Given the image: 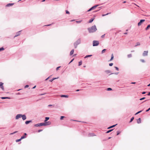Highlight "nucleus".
I'll return each instance as SVG.
<instances>
[{"label": "nucleus", "instance_id": "1", "mask_svg": "<svg viewBox=\"0 0 150 150\" xmlns=\"http://www.w3.org/2000/svg\"><path fill=\"white\" fill-rule=\"evenodd\" d=\"M97 29L95 25L92 26L91 27L88 28V30L89 33H92L96 32Z\"/></svg>", "mask_w": 150, "mask_h": 150}, {"label": "nucleus", "instance_id": "2", "mask_svg": "<svg viewBox=\"0 0 150 150\" xmlns=\"http://www.w3.org/2000/svg\"><path fill=\"white\" fill-rule=\"evenodd\" d=\"M81 43V39H78L74 44V48H76L78 45L80 44Z\"/></svg>", "mask_w": 150, "mask_h": 150}, {"label": "nucleus", "instance_id": "3", "mask_svg": "<svg viewBox=\"0 0 150 150\" xmlns=\"http://www.w3.org/2000/svg\"><path fill=\"white\" fill-rule=\"evenodd\" d=\"M103 4H97L96 5H95L92 6V7H91L87 11H88V12L90 11L91 10L93 9H94L96 7H98V6H99L100 5H102Z\"/></svg>", "mask_w": 150, "mask_h": 150}, {"label": "nucleus", "instance_id": "4", "mask_svg": "<svg viewBox=\"0 0 150 150\" xmlns=\"http://www.w3.org/2000/svg\"><path fill=\"white\" fill-rule=\"evenodd\" d=\"M99 44V41L98 40H93V46H96L98 45Z\"/></svg>", "mask_w": 150, "mask_h": 150}, {"label": "nucleus", "instance_id": "5", "mask_svg": "<svg viewBox=\"0 0 150 150\" xmlns=\"http://www.w3.org/2000/svg\"><path fill=\"white\" fill-rule=\"evenodd\" d=\"M44 122L43 123H38L37 124H35L34 125V126L35 127H40L42 126H44Z\"/></svg>", "mask_w": 150, "mask_h": 150}, {"label": "nucleus", "instance_id": "6", "mask_svg": "<svg viewBox=\"0 0 150 150\" xmlns=\"http://www.w3.org/2000/svg\"><path fill=\"white\" fill-rule=\"evenodd\" d=\"M21 30L20 31H18V32H16V35L14 37V38L16 37H17L18 36H19L21 35Z\"/></svg>", "mask_w": 150, "mask_h": 150}, {"label": "nucleus", "instance_id": "7", "mask_svg": "<svg viewBox=\"0 0 150 150\" xmlns=\"http://www.w3.org/2000/svg\"><path fill=\"white\" fill-rule=\"evenodd\" d=\"M44 126H45L50 125L51 124V122L50 121H46V122H44Z\"/></svg>", "mask_w": 150, "mask_h": 150}, {"label": "nucleus", "instance_id": "8", "mask_svg": "<svg viewBox=\"0 0 150 150\" xmlns=\"http://www.w3.org/2000/svg\"><path fill=\"white\" fill-rule=\"evenodd\" d=\"M22 114H19L17 115L16 116V117H15L16 119L18 120L19 118L21 117V116H22Z\"/></svg>", "mask_w": 150, "mask_h": 150}, {"label": "nucleus", "instance_id": "9", "mask_svg": "<svg viewBox=\"0 0 150 150\" xmlns=\"http://www.w3.org/2000/svg\"><path fill=\"white\" fill-rule=\"evenodd\" d=\"M145 20L144 19H141L140 20V21L138 23V26L140 25L142 23L145 21Z\"/></svg>", "mask_w": 150, "mask_h": 150}, {"label": "nucleus", "instance_id": "10", "mask_svg": "<svg viewBox=\"0 0 150 150\" xmlns=\"http://www.w3.org/2000/svg\"><path fill=\"white\" fill-rule=\"evenodd\" d=\"M4 83L2 82H0V88L3 91H4V88L3 86Z\"/></svg>", "mask_w": 150, "mask_h": 150}, {"label": "nucleus", "instance_id": "11", "mask_svg": "<svg viewBox=\"0 0 150 150\" xmlns=\"http://www.w3.org/2000/svg\"><path fill=\"white\" fill-rule=\"evenodd\" d=\"M148 51H144L143 53V55L144 56H147L148 55Z\"/></svg>", "mask_w": 150, "mask_h": 150}, {"label": "nucleus", "instance_id": "12", "mask_svg": "<svg viewBox=\"0 0 150 150\" xmlns=\"http://www.w3.org/2000/svg\"><path fill=\"white\" fill-rule=\"evenodd\" d=\"M21 117H22V119L23 120H25L26 119V115H22Z\"/></svg>", "mask_w": 150, "mask_h": 150}, {"label": "nucleus", "instance_id": "13", "mask_svg": "<svg viewBox=\"0 0 150 150\" xmlns=\"http://www.w3.org/2000/svg\"><path fill=\"white\" fill-rule=\"evenodd\" d=\"M27 135V134L26 133H24V135L23 136H22L21 138V139H22L26 138V137Z\"/></svg>", "mask_w": 150, "mask_h": 150}, {"label": "nucleus", "instance_id": "14", "mask_svg": "<svg viewBox=\"0 0 150 150\" xmlns=\"http://www.w3.org/2000/svg\"><path fill=\"white\" fill-rule=\"evenodd\" d=\"M14 4H13V3L8 4L6 5V6L7 7H9V6H12Z\"/></svg>", "mask_w": 150, "mask_h": 150}, {"label": "nucleus", "instance_id": "15", "mask_svg": "<svg viewBox=\"0 0 150 150\" xmlns=\"http://www.w3.org/2000/svg\"><path fill=\"white\" fill-rule=\"evenodd\" d=\"M96 136L94 134V133H89L88 134V136L89 137H92V136Z\"/></svg>", "mask_w": 150, "mask_h": 150}, {"label": "nucleus", "instance_id": "16", "mask_svg": "<svg viewBox=\"0 0 150 150\" xmlns=\"http://www.w3.org/2000/svg\"><path fill=\"white\" fill-rule=\"evenodd\" d=\"M60 97H64L67 98L69 97V96L67 95H62L60 96Z\"/></svg>", "mask_w": 150, "mask_h": 150}, {"label": "nucleus", "instance_id": "17", "mask_svg": "<svg viewBox=\"0 0 150 150\" xmlns=\"http://www.w3.org/2000/svg\"><path fill=\"white\" fill-rule=\"evenodd\" d=\"M137 122L138 124H139L141 123V120L140 118H139L137 120Z\"/></svg>", "mask_w": 150, "mask_h": 150}, {"label": "nucleus", "instance_id": "18", "mask_svg": "<svg viewBox=\"0 0 150 150\" xmlns=\"http://www.w3.org/2000/svg\"><path fill=\"white\" fill-rule=\"evenodd\" d=\"M32 122V120H27V121H26L25 122V124L26 125H27L29 123H30L31 122Z\"/></svg>", "mask_w": 150, "mask_h": 150}, {"label": "nucleus", "instance_id": "19", "mask_svg": "<svg viewBox=\"0 0 150 150\" xmlns=\"http://www.w3.org/2000/svg\"><path fill=\"white\" fill-rule=\"evenodd\" d=\"M1 98L2 99H11V98L10 97H1Z\"/></svg>", "mask_w": 150, "mask_h": 150}, {"label": "nucleus", "instance_id": "20", "mask_svg": "<svg viewBox=\"0 0 150 150\" xmlns=\"http://www.w3.org/2000/svg\"><path fill=\"white\" fill-rule=\"evenodd\" d=\"M74 49H72L70 52V55H71L73 54L74 53Z\"/></svg>", "mask_w": 150, "mask_h": 150}, {"label": "nucleus", "instance_id": "21", "mask_svg": "<svg viewBox=\"0 0 150 150\" xmlns=\"http://www.w3.org/2000/svg\"><path fill=\"white\" fill-rule=\"evenodd\" d=\"M117 124H116V125H112L111 126H110L108 128V129H110V128H113L114 127H115L116 125H117Z\"/></svg>", "mask_w": 150, "mask_h": 150}, {"label": "nucleus", "instance_id": "22", "mask_svg": "<svg viewBox=\"0 0 150 150\" xmlns=\"http://www.w3.org/2000/svg\"><path fill=\"white\" fill-rule=\"evenodd\" d=\"M94 19V18H91L89 20V23H91L93 21Z\"/></svg>", "mask_w": 150, "mask_h": 150}, {"label": "nucleus", "instance_id": "23", "mask_svg": "<svg viewBox=\"0 0 150 150\" xmlns=\"http://www.w3.org/2000/svg\"><path fill=\"white\" fill-rule=\"evenodd\" d=\"M105 72L107 74L111 73V71L109 70H105Z\"/></svg>", "mask_w": 150, "mask_h": 150}, {"label": "nucleus", "instance_id": "24", "mask_svg": "<svg viewBox=\"0 0 150 150\" xmlns=\"http://www.w3.org/2000/svg\"><path fill=\"white\" fill-rule=\"evenodd\" d=\"M58 78H58H53L52 79H50V81L51 82H52L53 80H54L55 79H57Z\"/></svg>", "mask_w": 150, "mask_h": 150}, {"label": "nucleus", "instance_id": "25", "mask_svg": "<svg viewBox=\"0 0 150 150\" xmlns=\"http://www.w3.org/2000/svg\"><path fill=\"white\" fill-rule=\"evenodd\" d=\"M140 45V43L139 42H137L136 43V44L134 46L135 47H136L137 46Z\"/></svg>", "mask_w": 150, "mask_h": 150}, {"label": "nucleus", "instance_id": "26", "mask_svg": "<svg viewBox=\"0 0 150 150\" xmlns=\"http://www.w3.org/2000/svg\"><path fill=\"white\" fill-rule=\"evenodd\" d=\"M150 27V24H149L147 25V27L145 28L146 30H148L149 28Z\"/></svg>", "mask_w": 150, "mask_h": 150}, {"label": "nucleus", "instance_id": "27", "mask_svg": "<svg viewBox=\"0 0 150 150\" xmlns=\"http://www.w3.org/2000/svg\"><path fill=\"white\" fill-rule=\"evenodd\" d=\"M50 118L49 117H46L45 118V120H44L45 122H46Z\"/></svg>", "mask_w": 150, "mask_h": 150}, {"label": "nucleus", "instance_id": "28", "mask_svg": "<svg viewBox=\"0 0 150 150\" xmlns=\"http://www.w3.org/2000/svg\"><path fill=\"white\" fill-rule=\"evenodd\" d=\"M113 58H114L113 55V54H111V59H110V61H112L113 59Z\"/></svg>", "mask_w": 150, "mask_h": 150}, {"label": "nucleus", "instance_id": "29", "mask_svg": "<svg viewBox=\"0 0 150 150\" xmlns=\"http://www.w3.org/2000/svg\"><path fill=\"white\" fill-rule=\"evenodd\" d=\"M92 56V55H87L84 57V58H86L88 57H91Z\"/></svg>", "mask_w": 150, "mask_h": 150}, {"label": "nucleus", "instance_id": "30", "mask_svg": "<svg viewBox=\"0 0 150 150\" xmlns=\"http://www.w3.org/2000/svg\"><path fill=\"white\" fill-rule=\"evenodd\" d=\"M113 130V129H110L108 131L106 132V133H109L110 132H111Z\"/></svg>", "mask_w": 150, "mask_h": 150}, {"label": "nucleus", "instance_id": "31", "mask_svg": "<svg viewBox=\"0 0 150 150\" xmlns=\"http://www.w3.org/2000/svg\"><path fill=\"white\" fill-rule=\"evenodd\" d=\"M132 57V55L131 54H129L128 55H127V57L128 58H131Z\"/></svg>", "mask_w": 150, "mask_h": 150}, {"label": "nucleus", "instance_id": "32", "mask_svg": "<svg viewBox=\"0 0 150 150\" xmlns=\"http://www.w3.org/2000/svg\"><path fill=\"white\" fill-rule=\"evenodd\" d=\"M142 110H140V111H138V112H137V113L135 114V115H137V114H138L139 113H140L142 111Z\"/></svg>", "mask_w": 150, "mask_h": 150}, {"label": "nucleus", "instance_id": "33", "mask_svg": "<svg viewBox=\"0 0 150 150\" xmlns=\"http://www.w3.org/2000/svg\"><path fill=\"white\" fill-rule=\"evenodd\" d=\"M106 50V49H104L101 52V53L102 54L103 53H104L105 52Z\"/></svg>", "mask_w": 150, "mask_h": 150}, {"label": "nucleus", "instance_id": "34", "mask_svg": "<svg viewBox=\"0 0 150 150\" xmlns=\"http://www.w3.org/2000/svg\"><path fill=\"white\" fill-rule=\"evenodd\" d=\"M134 119V117H132L130 119L129 122H132L133 121V120Z\"/></svg>", "mask_w": 150, "mask_h": 150}, {"label": "nucleus", "instance_id": "35", "mask_svg": "<svg viewBox=\"0 0 150 150\" xmlns=\"http://www.w3.org/2000/svg\"><path fill=\"white\" fill-rule=\"evenodd\" d=\"M21 139H21V138L20 139H17V140H16V142H20V141L21 140Z\"/></svg>", "mask_w": 150, "mask_h": 150}, {"label": "nucleus", "instance_id": "36", "mask_svg": "<svg viewBox=\"0 0 150 150\" xmlns=\"http://www.w3.org/2000/svg\"><path fill=\"white\" fill-rule=\"evenodd\" d=\"M4 50V49L3 47H1L0 48V52Z\"/></svg>", "mask_w": 150, "mask_h": 150}, {"label": "nucleus", "instance_id": "37", "mask_svg": "<svg viewBox=\"0 0 150 150\" xmlns=\"http://www.w3.org/2000/svg\"><path fill=\"white\" fill-rule=\"evenodd\" d=\"M112 89L111 88H107V90L108 91H110L112 90Z\"/></svg>", "mask_w": 150, "mask_h": 150}, {"label": "nucleus", "instance_id": "38", "mask_svg": "<svg viewBox=\"0 0 150 150\" xmlns=\"http://www.w3.org/2000/svg\"><path fill=\"white\" fill-rule=\"evenodd\" d=\"M82 64V62L81 61H80L79 62V66H80Z\"/></svg>", "mask_w": 150, "mask_h": 150}, {"label": "nucleus", "instance_id": "39", "mask_svg": "<svg viewBox=\"0 0 150 150\" xmlns=\"http://www.w3.org/2000/svg\"><path fill=\"white\" fill-rule=\"evenodd\" d=\"M17 132H18L17 131H15V132H13V133H11L10 134L12 135V134H14L15 133H16Z\"/></svg>", "mask_w": 150, "mask_h": 150}, {"label": "nucleus", "instance_id": "40", "mask_svg": "<svg viewBox=\"0 0 150 150\" xmlns=\"http://www.w3.org/2000/svg\"><path fill=\"white\" fill-rule=\"evenodd\" d=\"M81 21H82L81 20V21H76V22L77 23H80L81 22Z\"/></svg>", "mask_w": 150, "mask_h": 150}, {"label": "nucleus", "instance_id": "41", "mask_svg": "<svg viewBox=\"0 0 150 150\" xmlns=\"http://www.w3.org/2000/svg\"><path fill=\"white\" fill-rule=\"evenodd\" d=\"M110 13H107L106 14H103L102 15V16H105L106 15H108V14H110Z\"/></svg>", "mask_w": 150, "mask_h": 150}, {"label": "nucleus", "instance_id": "42", "mask_svg": "<svg viewBox=\"0 0 150 150\" xmlns=\"http://www.w3.org/2000/svg\"><path fill=\"white\" fill-rule=\"evenodd\" d=\"M64 117H65L63 116H61L60 120H62L63 119V118H64Z\"/></svg>", "mask_w": 150, "mask_h": 150}, {"label": "nucleus", "instance_id": "43", "mask_svg": "<svg viewBox=\"0 0 150 150\" xmlns=\"http://www.w3.org/2000/svg\"><path fill=\"white\" fill-rule=\"evenodd\" d=\"M145 99V97H143L142 98H141L139 99V100H142Z\"/></svg>", "mask_w": 150, "mask_h": 150}, {"label": "nucleus", "instance_id": "44", "mask_svg": "<svg viewBox=\"0 0 150 150\" xmlns=\"http://www.w3.org/2000/svg\"><path fill=\"white\" fill-rule=\"evenodd\" d=\"M54 24V23H53L51 24H49V25H45V26H50V25H51L52 24Z\"/></svg>", "mask_w": 150, "mask_h": 150}, {"label": "nucleus", "instance_id": "45", "mask_svg": "<svg viewBox=\"0 0 150 150\" xmlns=\"http://www.w3.org/2000/svg\"><path fill=\"white\" fill-rule=\"evenodd\" d=\"M66 13L67 14H69L70 13L67 10L66 11Z\"/></svg>", "mask_w": 150, "mask_h": 150}, {"label": "nucleus", "instance_id": "46", "mask_svg": "<svg viewBox=\"0 0 150 150\" xmlns=\"http://www.w3.org/2000/svg\"><path fill=\"white\" fill-rule=\"evenodd\" d=\"M119 74V72H117V73H111V74H110L109 75H110V74H115L117 75V74Z\"/></svg>", "mask_w": 150, "mask_h": 150}, {"label": "nucleus", "instance_id": "47", "mask_svg": "<svg viewBox=\"0 0 150 150\" xmlns=\"http://www.w3.org/2000/svg\"><path fill=\"white\" fill-rule=\"evenodd\" d=\"M60 67H61V66H59V67H57L56 68V70L57 71L59 69V68H60Z\"/></svg>", "mask_w": 150, "mask_h": 150}, {"label": "nucleus", "instance_id": "48", "mask_svg": "<svg viewBox=\"0 0 150 150\" xmlns=\"http://www.w3.org/2000/svg\"><path fill=\"white\" fill-rule=\"evenodd\" d=\"M115 68L117 70V71H118L119 70V68H118L117 67H115Z\"/></svg>", "mask_w": 150, "mask_h": 150}, {"label": "nucleus", "instance_id": "49", "mask_svg": "<svg viewBox=\"0 0 150 150\" xmlns=\"http://www.w3.org/2000/svg\"><path fill=\"white\" fill-rule=\"evenodd\" d=\"M113 65V63H110L109 64V65L110 66H112Z\"/></svg>", "mask_w": 150, "mask_h": 150}, {"label": "nucleus", "instance_id": "50", "mask_svg": "<svg viewBox=\"0 0 150 150\" xmlns=\"http://www.w3.org/2000/svg\"><path fill=\"white\" fill-rule=\"evenodd\" d=\"M140 61L141 62H145L144 60V59H141L140 60Z\"/></svg>", "mask_w": 150, "mask_h": 150}, {"label": "nucleus", "instance_id": "51", "mask_svg": "<svg viewBox=\"0 0 150 150\" xmlns=\"http://www.w3.org/2000/svg\"><path fill=\"white\" fill-rule=\"evenodd\" d=\"M120 132L117 131V135H118L120 133Z\"/></svg>", "mask_w": 150, "mask_h": 150}, {"label": "nucleus", "instance_id": "52", "mask_svg": "<svg viewBox=\"0 0 150 150\" xmlns=\"http://www.w3.org/2000/svg\"><path fill=\"white\" fill-rule=\"evenodd\" d=\"M29 87V85H27L25 86V88H26Z\"/></svg>", "mask_w": 150, "mask_h": 150}, {"label": "nucleus", "instance_id": "53", "mask_svg": "<svg viewBox=\"0 0 150 150\" xmlns=\"http://www.w3.org/2000/svg\"><path fill=\"white\" fill-rule=\"evenodd\" d=\"M42 131V129H40L38 131V132H40Z\"/></svg>", "mask_w": 150, "mask_h": 150}, {"label": "nucleus", "instance_id": "54", "mask_svg": "<svg viewBox=\"0 0 150 150\" xmlns=\"http://www.w3.org/2000/svg\"><path fill=\"white\" fill-rule=\"evenodd\" d=\"M149 110H150V108H149L148 109L146 110V112H147L149 111Z\"/></svg>", "mask_w": 150, "mask_h": 150}, {"label": "nucleus", "instance_id": "55", "mask_svg": "<svg viewBox=\"0 0 150 150\" xmlns=\"http://www.w3.org/2000/svg\"><path fill=\"white\" fill-rule=\"evenodd\" d=\"M53 106V107H54V105H48V106Z\"/></svg>", "mask_w": 150, "mask_h": 150}, {"label": "nucleus", "instance_id": "56", "mask_svg": "<svg viewBox=\"0 0 150 150\" xmlns=\"http://www.w3.org/2000/svg\"><path fill=\"white\" fill-rule=\"evenodd\" d=\"M105 34H104L103 35H102L101 36V37L102 38H104V36H105Z\"/></svg>", "mask_w": 150, "mask_h": 150}, {"label": "nucleus", "instance_id": "57", "mask_svg": "<svg viewBox=\"0 0 150 150\" xmlns=\"http://www.w3.org/2000/svg\"><path fill=\"white\" fill-rule=\"evenodd\" d=\"M146 93V92H145V91H144V92H143L142 93V94H145Z\"/></svg>", "mask_w": 150, "mask_h": 150}, {"label": "nucleus", "instance_id": "58", "mask_svg": "<svg viewBox=\"0 0 150 150\" xmlns=\"http://www.w3.org/2000/svg\"><path fill=\"white\" fill-rule=\"evenodd\" d=\"M74 59H72L71 61L69 62V64L71 62L74 60Z\"/></svg>", "mask_w": 150, "mask_h": 150}, {"label": "nucleus", "instance_id": "59", "mask_svg": "<svg viewBox=\"0 0 150 150\" xmlns=\"http://www.w3.org/2000/svg\"><path fill=\"white\" fill-rule=\"evenodd\" d=\"M147 95L148 96H150V92H149V93L147 94Z\"/></svg>", "mask_w": 150, "mask_h": 150}, {"label": "nucleus", "instance_id": "60", "mask_svg": "<svg viewBox=\"0 0 150 150\" xmlns=\"http://www.w3.org/2000/svg\"><path fill=\"white\" fill-rule=\"evenodd\" d=\"M135 83H136L134 82H132L131 83V84H135Z\"/></svg>", "mask_w": 150, "mask_h": 150}, {"label": "nucleus", "instance_id": "61", "mask_svg": "<svg viewBox=\"0 0 150 150\" xmlns=\"http://www.w3.org/2000/svg\"><path fill=\"white\" fill-rule=\"evenodd\" d=\"M50 77V76H49L46 79H45V81H47V80Z\"/></svg>", "mask_w": 150, "mask_h": 150}, {"label": "nucleus", "instance_id": "62", "mask_svg": "<svg viewBox=\"0 0 150 150\" xmlns=\"http://www.w3.org/2000/svg\"><path fill=\"white\" fill-rule=\"evenodd\" d=\"M80 91V89H77L76 90V91Z\"/></svg>", "mask_w": 150, "mask_h": 150}, {"label": "nucleus", "instance_id": "63", "mask_svg": "<svg viewBox=\"0 0 150 150\" xmlns=\"http://www.w3.org/2000/svg\"><path fill=\"white\" fill-rule=\"evenodd\" d=\"M36 87V86H34L33 88V89H34V88H35Z\"/></svg>", "mask_w": 150, "mask_h": 150}, {"label": "nucleus", "instance_id": "64", "mask_svg": "<svg viewBox=\"0 0 150 150\" xmlns=\"http://www.w3.org/2000/svg\"><path fill=\"white\" fill-rule=\"evenodd\" d=\"M16 94L17 95H20L21 93H16Z\"/></svg>", "mask_w": 150, "mask_h": 150}]
</instances>
